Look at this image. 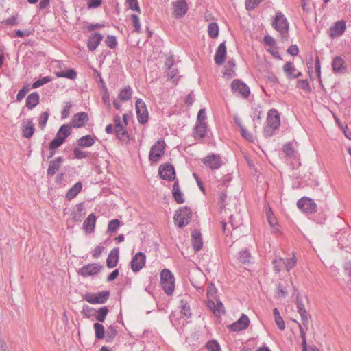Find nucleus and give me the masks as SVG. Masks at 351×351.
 <instances>
[{
	"label": "nucleus",
	"mask_w": 351,
	"mask_h": 351,
	"mask_svg": "<svg viewBox=\"0 0 351 351\" xmlns=\"http://www.w3.org/2000/svg\"><path fill=\"white\" fill-rule=\"evenodd\" d=\"M89 121V117L88 113L85 112H80L75 114L69 123L71 125V128H80L84 127L88 121Z\"/></svg>",
	"instance_id": "obj_13"
},
{
	"label": "nucleus",
	"mask_w": 351,
	"mask_h": 351,
	"mask_svg": "<svg viewBox=\"0 0 351 351\" xmlns=\"http://www.w3.org/2000/svg\"><path fill=\"white\" fill-rule=\"evenodd\" d=\"M103 36L99 32H95L89 36L87 41V47L89 51H95L103 40Z\"/></svg>",
	"instance_id": "obj_22"
},
{
	"label": "nucleus",
	"mask_w": 351,
	"mask_h": 351,
	"mask_svg": "<svg viewBox=\"0 0 351 351\" xmlns=\"http://www.w3.org/2000/svg\"><path fill=\"white\" fill-rule=\"evenodd\" d=\"M71 128L69 124H63L59 128L55 138L52 140L51 146L62 145L71 135Z\"/></svg>",
	"instance_id": "obj_8"
},
{
	"label": "nucleus",
	"mask_w": 351,
	"mask_h": 351,
	"mask_svg": "<svg viewBox=\"0 0 351 351\" xmlns=\"http://www.w3.org/2000/svg\"><path fill=\"white\" fill-rule=\"evenodd\" d=\"M114 133L117 139L124 141L129 140V134L127 130L124 126H121V128H114Z\"/></svg>",
	"instance_id": "obj_40"
},
{
	"label": "nucleus",
	"mask_w": 351,
	"mask_h": 351,
	"mask_svg": "<svg viewBox=\"0 0 351 351\" xmlns=\"http://www.w3.org/2000/svg\"><path fill=\"white\" fill-rule=\"evenodd\" d=\"M137 119L139 123L143 125L148 121L149 113L145 103L138 99L135 104Z\"/></svg>",
	"instance_id": "obj_11"
},
{
	"label": "nucleus",
	"mask_w": 351,
	"mask_h": 351,
	"mask_svg": "<svg viewBox=\"0 0 351 351\" xmlns=\"http://www.w3.org/2000/svg\"><path fill=\"white\" fill-rule=\"evenodd\" d=\"M49 116V113L47 111L43 112L40 114V117L38 119V125L41 130H43L45 128Z\"/></svg>",
	"instance_id": "obj_52"
},
{
	"label": "nucleus",
	"mask_w": 351,
	"mask_h": 351,
	"mask_svg": "<svg viewBox=\"0 0 351 351\" xmlns=\"http://www.w3.org/2000/svg\"><path fill=\"white\" fill-rule=\"evenodd\" d=\"M117 335L118 331L117 330V326L110 325L107 328L106 341L107 343L112 342Z\"/></svg>",
	"instance_id": "obj_38"
},
{
	"label": "nucleus",
	"mask_w": 351,
	"mask_h": 351,
	"mask_svg": "<svg viewBox=\"0 0 351 351\" xmlns=\"http://www.w3.org/2000/svg\"><path fill=\"white\" fill-rule=\"evenodd\" d=\"M174 277L172 272L168 269H163L160 273V283L165 293L171 295L174 291Z\"/></svg>",
	"instance_id": "obj_4"
},
{
	"label": "nucleus",
	"mask_w": 351,
	"mask_h": 351,
	"mask_svg": "<svg viewBox=\"0 0 351 351\" xmlns=\"http://www.w3.org/2000/svg\"><path fill=\"white\" fill-rule=\"evenodd\" d=\"M172 195H173V197L174 198L175 201L178 204H182L184 202V198L183 197V193L180 191V189L179 186L178 180H176L173 184Z\"/></svg>",
	"instance_id": "obj_33"
},
{
	"label": "nucleus",
	"mask_w": 351,
	"mask_h": 351,
	"mask_svg": "<svg viewBox=\"0 0 351 351\" xmlns=\"http://www.w3.org/2000/svg\"><path fill=\"white\" fill-rule=\"evenodd\" d=\"M131 21H132V25L134 27V31L136 33H140L141 29V23H140V20H139L138 16L134 14H132L131 15Z\"/></svg>",
	"instance_id": "obj_55"
},
{
	"label": "nucleus",
	"mask_w": 351,
	"mask_h": 351,
	"mask_svg": "<svg viewBox=\"0 0 351 351\" xmlns=\"http://www.w3.org/2000/svg\"><path fill=\"white\" fill-rule=\"evenodd\" d=\"M231 91L243 99H247L250 94L249 86L239 79L234 80L230 85Z\"/></svg>",
	"instance_id": "obj_7"
},
{
	"label": "nucleus",
	"mask_w": 351,
	"mask_h": 351,
	"mask_svg": "<svg viewBox=\"0 0 351 351\" xmlns=\"http://www.w3.org/2000/svg\"><path fill=\"white\" fill-rule=\"evenodd\" d=\"M217 289L214 285V284L210 283L208 285L206 294L209 300H212V299L214 300L217 298L218 297L217 296Z\"/></svg>",
	"instance_id": "obj_49"
},
{
	"label": "nucleus",
	"mask_w": 351,
	"mask_h": 351,
	"mask_svg": "<svg viewBox=\"0 0 351 351\" xmlns=\"http://www.w3.org/2000/svg\"><path fill=\"white\" fill-rule=\"evenodd\" d=\"M332 72L335 74H345L348 73V65L345 60L341 56H336L331 63Z\"/></svg>",
	"instance_id": "obj_15"
},
{
	"label": "nucleus",
	"mask_w": 351,
	"mask_h": 351,
	"mask_svg": "<svg viewBox=\"0 0 351 351\" xmlns=\"http://www.w3.org/2000/svg\"><path fill=\"white\" fill-rule=\"evenodd\" d=\"M19 15L17 14L12 15L11 17L1 21L2 25L5 26H15L19 24Z\"/></svg>",
	"instance_id": "obj_47"
},
{
	"label": "nucleus",
	"mask_w": 351,
	"mask_h": 351,
	"mask_svg": "<svg viewBox=\"0 0 351 351\" xmlns=\"http://www.w3.org/2000/svg\"><path fill=\"white\" fill-rule=\"evenodd\" d=\"M216 302L211 300L208 301V307L210 308L216 316H219L221 313H225V308L222 302L219 298L214 299Z\"/></svg>",
	"instance_id": "obj_26"
},
{
	"label": "nucleus",
	"mask_w": 351,
	"mask_h": 351,
	"mask_svg": "<svg viewBox=\"0 0 351 351\" xmlns=\"http://www.w3.org/2000/svg\"><path fill=\"white\" fill-rule=\"evenodd\" d=\"M227 53L226 41L221 43L217 47L214 60L217 65H221L224 63Z\"/></svg>",
	"instance_id": "obj_21"
},
{
	"label": "nucleus",
	"mask_w": 351,
	"mask_h": 351,
	"mask_svg": "<svg viewBox=\"0 0 351 351\" xmlns=\"http://www.w3.org/2000/svg\"><path fill=\"white\" fill-rule=\"evenodd\" d=\"M51 80H52V78L49 76H46L43 78L38 79V80L35 81L32 84V88L34 89V88H39L40 86L51 82Z\"/></svg>",
	"instance_id": "obj_53"
},
{
	"label": "nucleus",
	"mask_w": 351,
	"mask_h": 351,
	"mask_svg": "<svg viewBox=\"0 0 351 351\" xmlns=\"http://www.w3.org/2000/svg\"><path fill=\"white\" fill-rule=\"evenodd\" d=\"M146 256L143 252L136 253L132 258L130 262L132 270L136 273L139 271L145 265Z\"/></svg>",
	"instance_id": "obj_16"
},
{
	"label": "nucleus",
	"mask_w": 351,
	"mask_h": 351,
	"mask_svg": "<svg viewBox=\"0 0 351 351\" xmlns=\"http://www.w3.org/2000/svg\"><path fill=\"white\" fill-rule=\"evenodd\" d=\"M80 147L77 145L73 149L74 158L78 160L86 158L90 156L91 153L89 152L82 151Z\"/></svg>",
	"instance_id": "obj_43"
},
{
	"label": "nucleus",
	"mask_w": 351,
	"mask_h": 351,
	"mask_svg": "<svg viewBox=\"0 0 351 351\" xmlns=\"http://www.w3.org/2000/svg\"><path fill=\"white\" fill-rule=\"evenodd\" d=\"M250 324V319L248 317L243 313L240 318L235 322L228 326V328L230 331L239 332L247 328Z\"/></svg>",
	"instance_id": "obj_14"
},
{
	"label": "nucleus",
	"mask_w": 351,
	"mask_h": 351,
	"mask_svg": "<svg viewBox=\"0 0 351 351\" xmlns=\"http://www.w3.org/2000/svg\"><path fill=\"white\" fill-rule=\"evenodd\" d=\"M272 265L275 272L276 274L279 273L282 270V266L284 265L283 258L274 259L272 261Z\"/></svg>",
	"instance_id": "obj_62"
},
{
	"label": "nucleus",
	"mask_w": 351,
	"mask_h": 351,
	"mask_svg": "<svg viewBox=\"0 0 351 351\" xmlns=\"http://www.w3.org/2000/svg\"><path fill=\"white\" fill-rule=\"evenodd\" d=\"M273 28L278 32L281 37L287 40L289 24L286 16L280 11L276 12L271 21Z\"/></svg>",
	"instance_id": "obj_2"
},
{
	"label": "nucleus",
	"mask_w": 351,
	"mask_h": 351,
	"mask_svg": "<svg viewBox=\"0 0 351 351\" xmlns=\"http://www.w3.org/2000/svg\"><path fill=\"white\" fill-rule=\"evenodd\" d=\"M296 262L297 260L295 256L289 258L283 259V264L287 271H290L293 269L295 266Z\"/></svg>",
	"instance_id": "obj_54"
},
{
	"label": "nucleus",
	"mask_w": 351,
	"mask_h": 351,
	"mask_svg": "<svg viewBox=\"0 0 351 351\" xmlns=\"http://www.w3.org/2000/svg\"><path fill=\"white\" fill-rule=\"evenodd\" d=\"M297 86L298 88L304 90L307 92H311V88L309 82L307 80H298L297 82Z\"/></svg>",
	"instance_id": "obj_59"
},
{
	"label": "nucleus",
	"mask_w": 351,
	"mask_h": 351,
	"mask_svg": "<svg viewBox=\"0 0 351 351\" xmlns=\"http://www.w3.org/2000/svg\"><path fill=\"white\" fill-rule=\"evenodd\" d=\"M180 313L182 315L186 317H191V311L190 305L189 304L188 302L182 299L180 301Z\"/></svg>",
	"instance_id": "obj_37"
},
{
	"label": "nucleus",
	"mask_w": 351,
	"mask_h": 351,
	"mask_svg": "<svg viewBox=\"0 0 351 351\" xmlns=\"http://www.w3.org/2000/svg\"><path fill=\"white\" fill-rule=\"evenodd\" d=\"M208 34L212 38H215L219 34V26L217 23L213 22L208 25Z\"/></svg>",
	"instance_id": "obj_46"
},
{
	"label": "nucleus",
	"mask_w": 351,
	"mask_h": 351,
	"mask_svg": "<svg viewBox=\"0 0 351 351\" xmlns=\"http://www.w3.org/2000/svg\"><path fill=\"white\" fill-rule=\"evenodd\" d=\"M299 330L300 333V336L302 338V351H307V343H306V332L302 326L299 324Z\"/></svg>",
	"instance_id": "obj_63"
},
{
	"label": "nucleus",
	"mask_w": 351,
	"mask_h": 351,
	"mask_svg": "<svg viewBox=\"0 0 351 351\" xmlns=\"http://www.w3.org/2000/svg\"><path fill=\"white\" fill-rule=\"evenodd\" d=\"M166 144L163 139L158 140L150 149L149 160L152 162H158L165 152Z\"/></svg>",
	"instance_id": "obj_6"
},
{
	"label": "nucleus",
	"mask_w": 351,
	"mask_h": 351,
	"mask_svg": "<svg viewBox=\"0 0 351 351\" xmlns=\"http://www.w3.org/2000/svg\"><path fill=\"white\" fill-rule=\"evenodd\" d=\"M297 206L301 210L308 214L315 213L317 206L315 202L309 197H303L297 202Z\"/></svg>",
	"instance_id": "obj_10"
},
{
	"label": "nucleus",
	"mask_w": 351,
	"mask_h": 351,
	"mask_svg": "<svg viewBox=\"0 0 351 351\" xmlns=\"http://www.w3.org/2000/svg\"><path fill=\"white\" fill-rule=\"evenodd\" d=\"M263 0H245V8L248 11L253 10Z\"/></svg>",
	"instance_id": "obj_58"
},
{
	"label": "nucleus",
	"mask_w": 351,
	"mask_h": 351,
	"mask_svg": "<svg viewBox=\"0 0 351 351\" xmlns=\"http://www.w3.org/2000/svg\"><path fill=\"white\" fill-rule=\"evenodd\" d=\"M121 221L118 219H114L109 221L108 225V232H115L119 229Z\"/></svg>",
	"instance_id": "obj_50"
},
{
	"label": "nucleus",
	"mask_w": 351,
	"mask_h": 351,
	"mask_svg": "<svg viewBox=\"0 0 351 351\" xmlns=\"http://www.w3.org/2000/svg\"><path fill=\"white\" fill-rule=\"evenodd\" d=\"M106 45L110 49H115L117 46V41L116 36H107L105 40Z\"/></svg>",
	"instance_id": "obj_57"
},
{
	"label": "nucleus",
	"mask_w": 351,
	"mask_h": 351,
	"mask_svg": "<svg viewBox=\"0 0 351 351\" xmlns=\"http://www.w3.org/2000/svg\"><path fill=\"white\" fill-rule=\"evenodd\" d=\"M96 139L95 136L85 135L77 140V145L80 147H90L95 144Z\"/></svg>",
	"instance_id": "obj_29"
},
{
	"label": "nucleus",
	"mask_w": 351,
	"mask_h": 351,
	"mask_svg": "<svg viewBox=\"0 0 351 351\" xmlns=\"http://www.w3.org/2000/svg\"><path fill=\"white\" fill-rule=\"evenodd\" d=\"M109 311V308L107 306H102L98 309H95V318L97 322H95L93 324V328L95 330V338L97 340L103 339L105 337V328L101 323L104 322Z\"/></svg>",
	"instance_id": "obj_1"
},
{
	"label": "nucleus",
	"mask_w": 351,
	"mask_h": 351,
	"mask_svg": "<svg viewBox=\"0 0 351 351\" xmlns=\"http://www.w3.org/2000/svg\"><path fill=\"white\" fill-rule=\"evenodd\" d=\"M82 315L84 317L90 319V317H95V309L90 307L88 305L84 304L81 311Z\"/></svg>",
	"instance_id": "obj_48"
},
{
	"label": "nucleus",
	"mask_w": 351,
	"mask_h": 351,
	"mask_svg": "<svg viewBox=\"0 0 351 351\" xmlns=\"http://www.w3.org/2000/svg\"><path fill=\"white\" fill-rule=\"evenodd\" d=\"M172 5L173 7V14L178 19L183 17L189 9L186 0H178L173 2Z\"/></svg>",
	"instance_id": "obj_17"
},
{
	"label": "nucleus",
	"mask_w": 351,
	"mask_h": 351,
	"mask_svg": "<svg viewBox=\"0 0 351 351\" xmlns=\"http://www.w3.org/2000/svg\"><path fill=\"white\" fill-rule=\"evenodd\" d=\"M282 152L285 153L287 157L293 158L295 156V150L293 148V143L291 142L286 143L282 147Z\"/></svg>",
	"instance_id": "obj_42"
},
{
	"label": "nucleus",
	"mask_w": 351,
	"mask_h": 351,
	"mask_svg": "<svg viewBox=\"0 0 351 351\" xmlns=\"http://www.w3.org/2000/svg\"><path fill=\"white\" fill-rule=\"evenodd\" d=\"M278 128H273L270 127V125H266L263 128V136L265 138H269L274 135L276 130H277Z\"/></svg>",
	"instance_id": "obj_61"
},
{
	"label": "nucleus",
	"mask_w": 351,
	"mask_h": 351,
	"mask_svg": "<svg viewBox=\"0 0 351 351\" xmlns=\"http://www.w3.org/2000/svg\"><path fill=\"white\" fill-rule=\"evenodd\" d=\"M282 69L288 78H291L292 75L296 71V69L293 65V63L291 62H287L284 64Z\"/></svg>",
	"instance_id": "obj_44"
},
{
	"label": "nucleus",
	"mask_w": 351,
	"mask_h": 351,
	"mask_svg": "<svg viewBox=\"0 0 351 351\" xmlns=\"http://www.w3.org/2000/svg\"><path fill=\"white\" fill-rule=\"evenodd\" d=\"M55 74L57 77H65L70 80H75L77 77V72L73 69L58 71Z\"/></svg>",
	"instance_id": "obj_36"
},
{
	"label": "nucleus",
	"mask_w": 351,
	"mask_h": 351,
	"mask_svg": "<svg viewBox=\"0 0 351 351\" xmlns=\"http://www.w3.org/2000/svg\"><path fill=\"white\" fill-rule=\"evenodd\" d=\"M64 162V158L62 156L56 157L49 162V165L47 169V175L49 177H52L60 169L62 164Z\"/></svg>",
	"instance_id": "obj_24"
},
{
	"label": "nucleus",
	"mask_w": 351,
	"mask_h": 351,
	"mask_svg": "<svg viewBox=\"0 0 351 351\" xmlns=\"http://www.w3.org/2000/svg\"><path fill=\"white\" fill-rule=\"evenodd\" d=\"M110 296V291L106 290L97 293L87 292L82 295V298L91 304H103L108 301Z\"/></svg>",
	"instance_id": "obj_5"
},
{
	"label": "nucleus",
	"mask_w": 351,
	"mask_h": 351,
	"mask_svg": "<svg viewBox=\"0 0 351 351\" xmlns=\"http://www.w3.org/2000/svg\"><path fill=\"white\" fill-rule=\"evenodd\" d=\"M72 106L73 103L71 101H68L66 103V105L64 106L61 112V118L62 119H66L69 116Z\"/></svg>",
	"instance_id": "obj_56"
},
{
	"label": "nucleus",
	"mask_w": 351,
	"mask_h": 351,
	"mask_svg": "<svg viewBox=\"0 0 351 351\" xmlns=\"http://www.w3.org/2000/svg\"><path fill=\"white\" fill-rule=\"evenodd\" d=\"M251 259V254L247 249L239 252V260L243 264L250 263Z\"/></svg>",
	"instance_id": "obj_45"
},
{
	"label": "nucleus",
	"mask_w": 351,
	"mask_h": 351,
	"mask_svg": "<svg viewBox=\"0 0 351 351\" xmlns=\"http://www.w3.org/2000/svg\"><path fill=\"white\" fill-rule=\"evenodd\" d=\"M132 90L130 86H125L123 88L121 89L119 98L123 101L130 100L132 97Z\"/></svg>",
	"instance_id": "obj_41"
},
{
	"label": "nucleus",
	"mask_w": 351,
	"mask_h": 351,
	"mask_svg": "<svg viewBox=\"0 0 351 351\" xmlns=\"http://www.w3.org/2000/svg\"><path fill=\"white\" fill-rule=\"evenodd\" d=\"M82 182L79 181L70 188L66 193V199L69 201L75 198L82 189Z\"/></svg>",
	"instance_id": "obj_31"
},
{
	"label": "nucleus",
	"mask_w": 351,
	"mask_h": 351,
	"mask_svg": "<svg viewBox=\"0 0 351 351\" xmlns=\"http://www.w3.org/2000/svg\"><path fill=\"white\" fill-rule=\"evenodd\" d=\"M299 314L300 315L302 324H300L299 322H296L295 320H294V322H296L298 326L300 324L301 326H302L304 330H307L309 319H311V316L307 312L306 310L300 312Z\"/></svg>",
	"instance_id": "obj_39"
},
{
	"label": "nucleus",
	"mask_w": 351,
	"mask_h": 351,
	"mask_svg": "<svg viewBox=\"0 0 351 351\" xmlns=\"http://www.w3.org/2000/svg\"><path fill=\"white\" fill-rule=\"evenodd\" d=\"M119 250L118 247L113 248L109 253L106 259V265L108 268H114L119 261Z\"/></svg>",
	"instance_id": "obj_27"
},
{
	"label": "nucleus",
	"mask_w": 351,
	"mask_h": 351,
	"mask_svg": "<svg viewBox=\"0 0 351 351\" xmlns=\"http://www.w3.org/2000/svg\"><path fill=\"white\" fill-rule=\"evenodd\" d=\"M346 23L344 20H340L335 23L330 29V36L332 38L341 36L346 30Z\"/></svg>",
	"instance_id": "obj_23"
},
{
	"label": "nucleus",
	"mask_w": 351,
	"mask_h": 351,
	"mask_svg": "<svg viewBox=\"0 0 351 351\" xmlns=\"http://www.w3.org/2000/svg\"><path fill=\"white\" fill-rule=\"evenodd\" d=\"M203 162L211 169H218L222 165L220 156L215 154H208L203 159Z\"/></svg>",
	"instance_id": "obj_19"
},
{
	"label": "nucleus",
	"mask_w": 351,
	"mask_h": 351,
	"mask_svg": "<svg viewBox=\"0 0 351 351\" xmlns=\"http://www.w3.org/2000/svg\"><path fill=\"white\" fill-rule=\"evenodd\" d=\"M336 237L337 238L339 245H341V248L346 247L351 245V234L346 232L341 233H337Z\"/></svg>",
	"instance_id": "obj_30"
},
{
	"label": "nucleus",
	"mask_w": 351,
	"mask_h": 351,
	"mask_svg": "<svg viewBox=\"0 0 351 351\" xmlns=\"http://www.w3.org/2000/svg\"><path fill=\"white\" fill-rule=\"evenodd\" d=\"M191 242L194 251H199L203 246V240L200 230L195 229L191 232Z\"/></svg>",
	"instance_id": "obj_25"
},
{
	"label": "nucleus",
	"mask_w": 351,
	"mask_h": 351,
	"mask_svg": "<svg viewBox=\"0 0 351 351\" xmlns=\"http://www.w3.org/2000/svg\"><path fill=\"white\" fill-rule=\"evenodd\" d=\"M93 75L96 77V78H98L99 80H98V84H99V88H101V90L102 89H104V88H106L107 86L106 85V83L104 80V79L102 78L101 77V73L99 72L97 69H94L93 70Z\"/></svg>",
	"instance_id": "obj_60"
},
{
	"label": "nucleus",
	"mask_w": 351,
	"mask_h": 351,
	"mask_svg": "<svg viewBox=\"0 0 351 351\" xmlns=\"http://www.w3.org/2000/svg\"><path fill=\"white\" fill-rule=\"evenodd\" d=\"M96 215L95 213H92L88 215V217L84 220L83 223V229L87 233H92L95 230V223H96Z\"/></svg>",
	"instance_id": "obj_28"
},
{
	"label": "nucleus",
	"mask_w": 351,
	"mask_h": 351,
	"mask_svg": "<svg viewBox=\"0 0 351 351\" xmlns=\"http://www.w3.org/2000/svg\"><path fill=\"white\" fill-rule=\"evenodd\" d=\"M206 348L209 351H220L221 348L219 343L215 339L208 341L206 344Z\"/></svg>",
	"instance_id": "obj_51"
},
{
	"label": "nucleus",
	"mask_w": 351,
	"mask_h": 351,
	"mask_svg": "<svg viewBox=\"0 0 351 351\" xmlns=\"http://www.w3.org/2000/svg\"><path fill=\"white\" fill-rule=\"evenodd\" d=\"M103 266L99 263H89L82 267L77 271V274L82 277H88L97 275L100 272Z\"/></svg>",
	"instance_id": "obj_12"
},
{
	"label": "nucleus",
	"mask_w": 351,
	"mask_h": 351,
	"mask_svg": "<svg viewBox=\"0 0 351 351\" xmlns=\"http://www.w3.org/2000/svg\"><path fill=\"white\" fill-rule=\"evenodd\" d=\"M158 175L162 180H166L169 182L176 180V169L173 165L169 162L160 165L158 168Z\"/></svg>",
	"instance_id": "obj_9"
},
{
	"label": "nucleus",
	"mask_w": 351,
	"mask_h": 351,
	"mask_svg": "<svg viewBox=\"0 0 351 351\" xmlns=\"http://www.w3.org/2000/svg\"><path fill=\"white\" fill-rule=\"evenodd\" d=\"M192 218V210L188 206H182L175 211L173 220L175 225L179 228H183L188 225Z\"/></svg>",
	"instance_id": "obj_3"
},
{
	"label": "nucleus",
	"mask_w": 351,
	"mask_h": 351,
	"mask_svg": "<svg viewBox=\"0 0 351 351\" xmlns=\"http://www.w3.org/2000/svg\"><path fill=\"white\" fill-rule=\"evenodd\" d=\"M267 125L273 128H279L280 119L278 111L276 109H270L267 113Z\"/></svg>",
	"instance_id": "obj_20"
},
{
	"label": "nucleus",
	"mask_w": 351,
	"mask_h": 351,
	"mask_svg": "<svg viewBox=\"0 0 351 351\" xmlns=\"http://www.w3.org/2000/svg\"><path fill=\"white\" fill-rule=\"evenodd\" d=\"M266 217L267 221L272 230L274 232H278L280 225L271 208H269V209L266 211Z\"/></svg>",
	"instance_id": "obj_32"
},
{
	"label": "nucleus",
	"mask_w": 351,
	"mask_h": 351,
	"mask_svg": "<svg viewBox=\"0 0 351 351\" xmlns=\"http://www.w3.org/2000/svg\"><path fill=\"white\" fill-rule=\"evenodd\" d=\"M208 125L207 123L196 122L193 129L192 135L197 141H202L207 135Z\"/></svg>",
	"instance_id": "obj_18"
},
{
	"label": "nucleus",
	"mask_w": 351,
	"mask_h": 351,
	"mask_svg": "<svg viewBox=\"0 0 351 351\" xmlns=\"http://www.w3.org/2000/svg\"><path fill=\"white\" fill-rule=\"evenodd\" d=\"M39 94L37 92H33L27 97L25 106L32 110L39 104Z\"/></svg>",
	"instance_id": "obj_34"
},
{
	"label": "nucleus",
	"mask_w": 351,
	"mask_h": 351,
	"mask_svg": "<svg viewBox=\"0 0 351 351\" xmlns=\"http://www.w3.org/2000/svg\"><path fill=\"white\" fill-rule=\"evenodd\" d=\"M35 132L34 124L32 120L27 121L26 125H23L22 128L23 136L26 138H30Z\"/></svg>",
	"instance_id": "obj_35"
},
{
	"label": "nucleus",
	"mask_w": 351,
	"mask_h": 351,
	"mask_svg": "<svg viewBox=\"0 0 351 351\" xmlns=\"http://www.w3.org/2000/svg\"><path fill=\"white\" fill-rule=\"evenodd\" d=\"M227 199V193L226 191H222L220 192L219 197V202L218 205L219 206L220 209H223L225 208V203Z\"/></svg>",
	"instance_id": "obj_64"
}]
</instances>
